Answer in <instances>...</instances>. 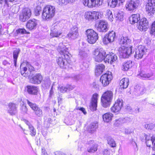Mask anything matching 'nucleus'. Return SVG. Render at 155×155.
<instances>
[{"label":"nucleus","mask_w":155,"mask_h":155,"mask_svg":"<svg viewBox=\"0 0 155 155\" xmlns=\"http://www.w3.org/2000/svg\"><path fill=\"white\" fill-rule=\"evenodd\" d=\"M37 25V22L36 20L33 19L29 20L26 24V27L29 30H32L36 28Z\"/></svg>","instance_id":"23"},{"label":"nucleus","mask_w":155,"mask_h":155,"mask_svg":"<svg viewBox=\"0 0 155 155\" xmlns=\"http://www.w3.org/2000/svg\"><path fill=\"white\" fill-rule=\"evenodd\" d=\"M11 12L13 13H17L19 11V8L18 6H16V5H13L11 7Z\"/></svg>","instance_id":"43"},{"label":"nucleus","mask_w":155,"mask_h":155,"mask_svg":"<svg viewBox=\"0 0 155 155\" xmlns=\"http://www.w3.org/2000/svg\"><path fill=\"white\" fill-rule=\"evenodd\" d=\"M57 50L61 55L57 59L58 64L61 67L63 68L66 59L69 57V53L68 51V49L65 46H64L62 43H60L58 48Z\"/></svg>","instance_id":"2"},{"label":"nucleus","mask_w":155,"mask_h":155,"mask_svg":"<svg viewBox=\"0 0 155 155\" xmlns=\"http://www.w3.org/2000/svg\"><path fill=\"white\" fill-rule=\"evenodd\" d=\"M26 101L30 107L34 111L35 114L38 117H41L43 116L42 111L41 109L34 103L30 102L28 100Z\"/></svg>","instance_id":"10"},{"label":"nucleus","mask_w":155,"mask_h":155,"mask_svg":"<svg viewBox=\"0 0 155 155\" xmlns=\"http://www.w3.org/2000/svg\"><path fill=\"white\" fill-rule=\"evenodd\" d=\"M130 23L134 24L140 20V15L139 14H133L129 18Z\"/></svg>","instance_id":"26"},{"label":"nucleus","mask_w":155,"mask_h":155,"mask_svg":"<svg viewBox=\"0 0 155 155\" xmlns=\"http://www.w3.org/2000/svg\"><path fill=\"white\" fill-rule=\"evenodd\" d=\"M97 127V124L94 123H92L89 125L88 128V131L89 132L92 133L94 132Z\"/></svg>","instance_id":"35"},{"label":"nucleus","mask_w":155,"mask_h":155,"mask_svg":"<svg viewBox=\"0 0 155 155\" xmlns=\"http://www.w3.org/2000/svg\"><path fill=\"white\" fill-rule=\"evenodd\" d=\"M147 52V49L144 46L139 45L136 48L134 57L137 59H141Z\"/></svg>","instance_id":"7"},{"label":"nucleus","mask_w":155,"mask_h":155,"mask_svg":"<svg viewBox=\"0 0 155 155\" xmlns=\"http://www.w3.org/2000/svg\"><path fill=\"white\" fill-rule=\"evenodd\" d=\"M107 142L111 147H115L116 144L115 142L114 139L111 137H109L107 139Z\"/></svg>","instance_id":"41"},{"label":"nucleus","mask_w":155,"mask_h":155,"mask_svg":"<svg viewBox=\"0 0 155 155\" xmlns=\"http://www.w3.org/2000/svg\"><path fill=\"white\" fill-rule=\"evenodd\" d=\"M148 22L146 18H142L137 25L138 29L141 31H145L148 27Z\"/></svg>","instance_id":"14"},{"label":"nucleus","mask_w":155,"mask_h":155,"mask_svg":"<svg viewBox=\"0 0 155 155\" xmlns=\"http://www.w3.org/2000/svg\"><path fill=\"white\" fill-rule=\"evenodd\" d=\"M110 151L107 149H104L102 152L103 155H110Z\"/></svg>","instance_id":"60"},{"label":"nucleus","mask_w":155,"mask_h":155,"mask_svg":"<svg viewBox=\"0 0 155 155\" xmlns=\"http://www.w3.org/2000/svg\"><path fill=\"white\" fill-rule=\"evenodd\" d=\"M27 70V68L26 67H24L23 68V70L21 71V74L24 77H27L28 76V74L26 73L25 72Z\"/></svg>","instance_id":"46"},{"label":"nucleus","mask_w":155,"mask_h":155,"mask_svg":"<svg viewBox=\"0 0 155 155\" xmlns=\"http://www.w3.org/2000/svg\"><path fill=\"white\" fill-rule=\"evenodd\" d=\"M129 119L128 117L120 118L119 119L116 120L114 125L116 126H119L120 124L127 122Z\"/></svg>","instance_id":"29"},{"label":"nucleus","mask_w":155,"mask_h":155,"mask_svg":"<svg viewBox=\"0 0 155 155\" xmlns=\"http://www.w3.org/2000/svg\"><path fill=\"white\" fill-rule=\"evenodd\" d=\"M55 155H65V154L62 152L59 151H57L55 153Z\"/></svg>","instance_id":"63"},{"label":"nucleus","mask_w":155,"mask_h":155,"mask_svg":"<svg viewBox=\"0 0 155 155\" xmlns=\"http://www.w3.org/2000/svg\"><path fill=\"white\" fill-rule=\"evenodd\" d=\"M58 89L62 93H64L66 92L67 90V87L61 86L59 87Z\"/></svg>","instance_id":"56"},{"label":"nucleus","mask_w":155,"mask_h":155,"mask_svg":"<svg viewBox=\"0 0 155 155\" xmlns=\"http://www.w3.org/2000/svg\"><path fill=\"white\" fill-rule=\"evenodd\" d=\"M0 4L2 5H3L4 6L7 7L9 6V2L8 0H0Z\"/></svg>","instance_id":"49"},{"label":"nucleus","mask_w":155,"mask_h":155,"mask_svg":"<svg viewBox=\"0 0 155 155\" xmlns=\"http://www.w3.org/2000/svg\"><path fill=\"white\" fill-rule=\"evenodd\" d=\"M116 38V33L113 31H109L107 34L104 38L103 41L104 44H107L109 43L113 42Z\"/></svg>","instance_id":"11"},{"label":"nucleus","mask_w":155,"mask_h":155,"mask_svg":"<svg viewBox=\"0 0 155 155\" xmlns=\"http://www.w3.org/2000/svg\"><path fill=\"white\" fill-rule=\"evenodd\" d=\"M117 59V57L115 54L109 53L105 56L104 61L106 62L110 63L111 64L115 61Z\"/></svg>","instance_id":"20"},{"label":"nucleus","mask_w":155,"mask_h":155,"mask_svg":"<svg viewBox=\"0 0 155 155\" xmlns=\"http://www.w3.org/2000/svg\"><path fill=\"white\" fill-rule=\"evenodd\" d=\"M85 34L87 37V40L90 44H94L98 38L97 33L93 29H87L86 31Z\"/></svg>","instance_id":"5"},{"label":"nucleus","mask_w":155,"mask_h":155,"mask_svg":"<svg viewBox=\"0 0 155 155\" xmlns=\"http://www.w3.org/2000/svg\"><path fill=\"white\" fill-rule=\"evenodd\" d=\"M30 132V134L32 136H35L36 134L35 129L33 126L31 124L28 127Z\"/></svg>","instance_id":"42"},{"label":"nucleus","mask_w":155,"mask_h":155,"mask_svg":"<svg viewBox=\"0 0 155 155\" xmlns=\"http://www.w3.org/2000/svg\"><path fill=\"white\" fill-rule=\"evenodd\" d=\"M146 10L148 13L153 14L155 12V0H148Z\"/></svg>","instance_id":"15"},{"label":"nucleus","mask_w":155,"mask_h":155,"mask_svg":"<svg viewBox=\"0 0 155 155\" xmlns=\"http://www.w3.org/2000/svg\"><path fill=\"white\" fill-rule=\"evenodd\" d=\"M123 101L122 100L118 99L114 104L111 108V111L114 113H119L123 106Z\"/></svg>","instance_id":"12"},{"label":"nucleus","mask_w":155,"mask_h":155,"mask_svg":"<svg viewBox=\"0 0 155 155\" xmlns=\"http://www.w3.org/2000/svg\"><path fill=\"white\" fill-rule=\"evenodd\" d=\"M151 31L153 34H155V21L152 24L151 27Z\"/></svg>","instance_id":"57"},{"label":"nucleus","mask_w":155,"mask_h":155,"mask_svg":"<svg viewBox=\"0 0 155 155\" xmlns=\"http://www.w3.org/2000/svg\"><path fill=\"white\" fill-rule=\"evenodd\" d=\"M20 50L19 49H16L13 52V57L14 59V62L15 66H16L17 60L19 54Z\"/></svg>","instance_id":"37"},{"label":"nucleus","mask_w":155,"mask_h":155,"mask_svg":"<svg viewBox=\"0 0 155 155\" xmlns=\"http://www.w3.org/2000/svg\"><path fill=\"white\" fill-rule=\"evenodd\" d=\"M131 40L127 37H122L120 39L119 44L121 47L119 48L120 54L124 58H128L132 54V46L130 45Z\"/></svg>","instance_id":"1"},{"label":"nucleus","mask_w":155,"mask_h":155,"mask_svg":"<svg viewBox=\"0 0 155 155\" xmlns=\"http://www.w3.org/2000/svg\"><path fill=\"white\" fill-rule=\"evenodd\" d=\"M41 11V8L40 6L36 7L34 10V14L36 16H38L40 14Z\"/></svg>","instance_id":"45"},{"label":"nucleus","mask_w":155,"mask_h":155,"mask_svg":"<svg viewBox=\"0 0 155 155\" xmlns=\"http://www.w3.org/2000/svg\"><path fill=\"white\" fill-rule=\"evenodd\" d=\"M97 24V29L98 31L106 32L108 30V24L107 21L103 20H100Z\"/></svg>","instance_id":"13"},{"label":"nucleus","mask_w":155,"mask_h":155,"mask_svg":"<svg viewBox=\"0 0 155 155\" xmlns=\"http://www.w3.org/2000/svg\"><path fill=\"white\" fill-rule=\"evenodd\" d=\"M94 14L95 20H97L101 18L103 16V14L102 13L94 11Z\"/></svg>","instance_id":"44"},{"label":"nucleus","mask_w":155,"mask_h":155,"mask_svg":"<svg viewBox=\"0 0 155 155\" xmlns=\"http://www.w3.org/2000/svg\"><path fill=\"white\" fill-rule=\"evenodd\" d=\"M21 110L22 113L25 114L27 112L28 110L26 106L23 105L21 108Z\"/></svg>","instance_id":"50"},{"label":"nucleus","mask_w":155,"mask_h":155,"mask_svg":"<svg viewBox=\"0 0 155 155\" xmlns=\"http://www.w3.org/2000/svg\"><path fill=\"white\" fill-rule=\"evenodd\" d=\"M94 58L96 62H101L104 61L106 52L102 48H99L96 49L94 53Z\"/></svg>","instance_id":"6"},{"label":"nucleus","mask_w":155,"mask_h":155,"mask_svg":"<svg viewBox=\"0 0 155 155\" xmlns=\"http://www.w3.org/2000/svg\"><path fill=\"white\" fill-rule=\"evenodd\" d=\"M106 15L109 20L110 21H113L114 18L112 12L110 10L108 9L106 11Z\"/></svg>","instance_id":"40"},{"label":"nucleus","mask_w":155,"mask_h":155,"mask_svg":"<svg viewBox=\"0 0 155 155\" xmlns=\"http://www.w3.org/2000/svg\"><path fill=\"white\" fill-rule=\"evenodd\" d=\"M152 150L153 151H155V136H153L152 137Z\"/></svg>","instance_id":"55"},{"label":"nucleus","mask_w":155,"mask_h":155,"mask_svg":"<svg viewBox=\"0 0 155 155\" xmlns=\"http://www.w3.org/2000/svg\"><path fill=\"white\" fill-rule=\"evenodd\" d=\"M146 144L147 147H150L151 146V144L152 143V138L150 140H148L146 141Z\"/></svg>","instance_id":"61"},{"label":"nucleus","mask_w":155,"mask_h":155,"mask_svg":"<svg viewBox=\"0 0 155 155\" xmlns=\"http://www.w3.org/2000/svg\"><path fill=\"white\" fill-rule=\"evenodd\" d=\"M76 0H57V2L59 5H62L74 2Z\"/></svg>","instance_id":"36"},{"label":"nucleus","mask_w":155,"mask_h":155,"mask_svg":"<svg viewBox=\"0 0 155 155\" xmlns=\"http://www.w3.org/2000/svg\"><path fill=\"white\" fill-rule=\"evenodd\" d=\"M103 2V0H95L94 1L95 7L101 5L102 4Z\"/></svg>","instance_id":"51"},{"label":"nucleus","mask_w":155,"mask_h":155,"mask_svg":"<svg viewBox=\"0 0 155 155\" xmlns=\"http://www.w3.org/2000/svg\"><path fill=\"white\" fill-rule=\"evenodd\" d=\"M113 117L112 114L107 113L103 115V118L104 121L108 122L111 120Z\"/></svg>","instance_id":"33"},{"label":"nucleus","mask_w":155,"mask_h":155,"mask_svg":"<svg viewBox=\"0 0 155 155\" xmlns=\"http://www.w3.org/2000/svg\"><path fill=\"white\" fill-rule=\"evenodd\" d=\"M124 13L122 12L119 11L118 12H116L115 14V16L117 20L121 21L123 18Z\"/></svg>","instance_id":"38"},{"label":"nucleus","mask_w":155,"mask_h":155,"mask_svg":"<svg viewBox=\"0 0 155 155\" xmlns=\"http://www.w3.org/2000/svg\"><path fill=\"white\" fill-rule=\"evenodd\" d=\"M153 75L152 73L150 74H145L142 72L140 73L138 75V76L139 77H141L142 79H145L146 78H149Z\"/></svg>","instance_id":"39"},{"label":"nucleus","mask_w":155,"mask_h":155,"mask_svg":"<svg viewBox=\"0 0 155 155\" xmlns=\"http://www.w3.org/2000/svg\"><path fill=\"white\" fill-rule=\"evenodd\" d=\"M58 26H54L52 27L51 29L50 35L51 36L54 37H58L61 34V33L58 32L57 29Z\"/></svg>","instance_id":"28"},{"label":"nucleus","mask_w":155,"mask_h":155,"mask_svg":"<svg viewBox=\"0 0 155 155\" xmlns=\"http://www.w3.org/2000/svg\"><path fill=\"white\" fill-rule=\"evenodd\" d=\"M25 67H26L27 68H28V70L30 72H31L32 71H33L34 70V67L32 66L28 62H27L26 63V66Z\"/></svg>","instance_id":"53"},{"label":"nucleus","mask_w":155,"mask_h":155,"mask_svg":"<svg viewBox=\"0 0 155 155\" xmlns=\"http://www.w3.org/2000/svg\"><path fill=\"white\" fill-rule=\"evenodd\" d=\"M112 78L111 72L108 71L101 76L100 81L103 86L105 87L109 84Z\"/></svg>","instance_id":"8"},{"label":"nucleus","mask_w":155,"mask_h":155,"mask_svg":"<svg viewBox=\"0 0 155 155\" xmlns=\"http://www.w3.org/2000/svg\"><path fill=\"white\" fill-rule=\"evenodd\" d=\"M46 154H48L47 153L45 149L44 148H42L41 155H46Z\"/></svg>","instance_id":"64"},{"label":"nucleus","mask_w":155,"mask_h":155,"mask_svg":"<svg viewBox=\"0 0 155 155\" xmlns=\"http://www.w3.org/2000/svg\"><path fill=\"white\" fill-rule=\"evenodd\" d=\"M67 90H70L73 89L74 88V86L70 85H67L66 86Z\"/></svg>","instance_id":"62"},{"label":"nucleus","mask_w":155,"mask_h":155,"mask_svg":"<svg viewBox=\"0 0 155 155\" xmlns=\"http://www.w3.org/2000/svg\"><path fill=\"white\" fill-rule=\"evenodd\" d=\"M125 1V0H108V3L109 5L112 8L115 7L118 4L120 5Z\"/></svg>","instance_id":"24"},{"label":"nucleus","mask_w":155,"mask_h":155,"mask_svg":"<svg viewBox=\"0 0 155 155\" xmlns=\"http://www.w3.org/2000/svg\"><path fill=\"white\" fill-rule=\"evenodd\" d=\"M25 90L29 94L36 95L37 94L38 88L37 86L28 85L25 88Z\"/></svg>","instance_id":"22"},{"label":"nucleus","mask_w":155,"mask_h":155,"mask_svg":"<svg viewBox=\"0 0 155 155\" xmlns=\"http://www.w3.org/2000/svg\"><path fill=\"white\" fill-rule=\"evenodd\" d=\"M143 137V139L145 140L146 141L150 140L152 137L150 134H143L142 137Z\"/></svg>","instance_id":"48"},{"label":"nucleus","mask_w":155,"mask_h":155,"mask_svg":"<svg viewBox=\"0 0 155 155\" xmlns=\"http://www.w3.org/2000/svg\"><path fill=\"white\" fill-rule=\"evenodd\" d=\"M154 124L152 123L145 124H144V127L147 129L153 130Z\"/></svg>","instance_id":"47"},{"label":"nucleus","mask_w":155,"mask_h":155,"mask_svg":"<svg viewBox=\"0 0 155 155\" xmlns=\"http://www.w3.org/2000/svg\"><path fill=\"white\" fill-rule=\"evenodd\" d=\"M98 96V94L97 93L93 95L89 106L90 109L91 111H94L96 110Z\"/></svg>","instance_id":"17"},{"label":"nucleus","mask_w":155,"mask_h":155,"mask_svg":"<svg viewBox=\"0 0 155 155\" xmlns=\"http://www.w3.org/2000/svg\"><path fill=\"white\" fill-rule=\"evenodd\" d=\"M31 15L30 9L28 8H24L19 15V19L22 22H25L31 17Z\"/></svg>","instance_id":"9"},{"label":"nucleus","mask_w":155,"mask_h":155,"mask_svg":"<svg viewBox=\"0 0 155 155\" xmlns=\"http://www.w3.org/2000/svg\"><path fill=\"white\" fill-rule=\"evenodd\" d=\"M17 33L24 34L26 33V31L24 29H19L17 30Z\"/></svg>","instance_id":"59"},{"label":"nucleus","mask_w":155,"mask_h":155,"mask_svg":"<svg viewBox=\"0 0 155 155\" xmlns=\"http://www.w3.org/2000/svg\"><path fill=\"white\" fill-rule=\"evenodd\" d=\"M129 84V80L127 78H123L120 81V85L121 88L123 89L127 88Z\"/></svg>","instance_id":"31"},{"label":"nucleus","mask_w":155,"mask_h":155,"mask_svg":"<svg viewBox=\"0 0 155 155\" xmlns=\"http://www.w3.org/2000/svg\"><path fill=\"white\" fill-rule=\"evenodd\" d=\"M95 0H82V2L83 4L85 6L92 8L95 7Z\"/></svg>","instance_id":"27"},{"label":"nucleus","mask_w":155,"mask_h":155,"mask_svg":"<svg viewBox=\"0 0 155 155\" xmlns=\"http://www.w3.org/2000/svg\"><path fill=\"white\" fill-rule=\"evenodd\" d=\"M133 131L130 128H126L125 129L124 133L126 134H130L132 133Z\"/></svg>","instance_id":"58"},{"label":"nucleus","mask_w":155,"mask_h":155,"mask_svg":"<svg viewBox=\"0 0 155 155\" xmlns=\"http://www.w3.org/2000/svg\"><path fill=\"white\" fill-rule=\"evenodd\" d=\"M7 112L11 116L15 115L17 112V107L16 104L13 103H10L8 104L7 109Z\"/></svg>","instance_id":"18"},{"label":"nucleus","mask_w":155,"mask_h":155,"mask_svg":"<svg viewBox=\"0 0 155 155\" xmlns=\"http://www.w3.org/2000/svg\"><path fill=\"white\" fill-rule=\"evenodd\" d=\"M79 55L82 58H83L86 57L87 55V54L84 51H80L79 52Z\"/></svg>","instance_id":"54"},{"label":"nucleus","mask_w":155,"mask_h":155,"mask_svg":"<svg viewBox=\"0 0 155 155\" xmlns=\"http://www.w3.org/2000/svg\"><path fill=\"white\" fill-rule=\"evenodd\" d=\"M55 8L54 6L48 5L44 7L42 13V18L47 20L54 16L55 13Z\"/></svg>","instance_id":"3"},{"label":"nucleus","mask_w":155,"mask_h":155,"mask_svg":"<svg viewBox=\"0 0 155 155\" xmlns=\"http://www.w3.org/2000/svg\"><path fill=\"white\" fill-rule=\"evenodd\" d=\"M98 145L96 144H93L92 146L87 147V150L89 153H94L97 150Z\"/></svg>","instance_id":"34"},{"label":"nucleus","mask_w":155,"mask_h":155,"mask_svg":"<svg viewBox=\"0 0 155 155\" xmlns=\"http://www.w3.org/2000/svg\"><path fill=\"white\" fill-rule=\"evenodd\" d=\"M42 80V77L41 74H37L34 75L30 79V82L33 84H40Z\"/></svg>","instance_id":"21"},{"label":"nucleus","mask_w":155,"mask_h":155,"mask_svg":"<svg viewBox=\"0 0 155 155\" xmlns=\"http://www.w3.org/2000/svg\"><path fill=\"white\" fill-rule=\"evenodd\" d=\"M78 28L76 26H74L71 28L67 35L69 38L74 39L78 37Z\"/></svg>","instance_id":"19"},{"label":"nucleus","mask_w":155,"mask_h":155,"mask_svg":"<svg viewBox=\"0 0 155 155\" xmlns=\"http://www.w3.org/2000/svg\"><path fill=\"white\" fill-rule=\"evenodd\" d=\"M133 65V63L131 61L125 62L123 65V70L127 71L131 68Z\"/></svg>","instance_id":"32"},{"label":"nucleus","mask_w":155,"mask_h":155,"mask_svg":"<svg viewBox=\"0 0 155 155\" xmlns=\"http://www.w3.org/2000/svg\"><path fill=\"white\" fill-rule=\"evenodd\" d=\"M139 5L138 1H134L131 0H129L127 2L125 6L128 10L133 11Z\"/></svg>","instance_id":"16"},{"label":"nucleus","mask_w":155,"mask_h":155,"mask_svg":"<svg viewBox=\"0 0 155 155\" xmlns=\"http://www.w3.org/2000/svg\"><path fill=\"white\" fill-rule=\"evenodd\" d=\"M144 89L142 87H138V88L137 90V92L139 95L142 94L144 91Z\"/></svg>","instance_id":"52"},{"label":"nucleus","mask_w":155,"mask_h":155,"mask_svg":"<svg viewBox=\"0 0 155 155\" xmlns=\"http://www.w3.org/2000/svg\"><path fill=\"white\" fill-rule=\"evenodd\" d=\"M84 17L85 19L88 21H92L95 20L94 11H87L85 12Z\"/></svg>","instance_id":"25"},{"label":"nucleus","mask_w":155,"mask_h":155,"mask_svg":"<svg viewBox=\"0 0 155 155\" xmlns=\"http://www.w3.org/2000/svg\"><path fill=\"white\" fill-rule=\"evenodd\" d=\"M105 66L103 64H100L96 66L95 70L96 74L99 75L101 74L104 71Z\"/></svg>","instance_id":"30"},{"label":"nucleus","mask_w":155,"mask_h":155,"mask_svg":"<svg viewBox=\"0 0 155 155\" xmlns=\"http://www.w3.org/2000/svg\"><path fill=\"white\" fill-rule=\"evenodd\" d=\"M113 97V92L111 91H107L102 95L101 98L102 106L104 107L109 106Z\"/></svg>","instance_id":"4"}]
</instances>
